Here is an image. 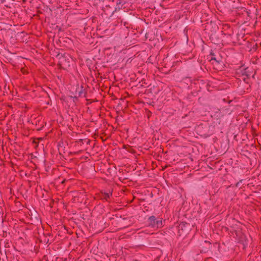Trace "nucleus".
Returning <instances> with one entry per match:
<instances>
[{"label":"nucleus","instance_id":"obj_1","mask_svg":"<svg viewBox=\"0 0 261 261\" xmlns=\"http://www.w3.org/2000/svg\"><path fill=\"white\" fill-rule=\"evenodd\" d=\"M149 223L154 228H160L163 226V221L161 219H156L155 217L151 216L149 217Z\"/></svg>","mask_w":261,"mask_h":261},{"label":"nucleus","instance_id":"obj_2","mask_svg":"<svg viewBox=\"0 0 261 261\" xmlns=\"http://www.w3.org/2000/svg\"><path fill=\"white\" fill-rule=\"evenodd\" d=\"M110 194H109V193H107V194H106V196H107V197H110Z\"/></svg>","mask_w":261,"mask_h":261}]
</instances>
